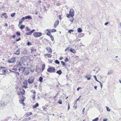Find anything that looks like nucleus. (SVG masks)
<instances>
[{
	"label": "nucleus",
	"instance_id": "nucleus-45",
	"mask_svg": "<svg viewBox=\"0 0 121 121\" xmlns=\"http://www.w3.org/2000/svg\"><path fill=\"white\" fill-rule=\"evenodd\" d=\"M50 33H50L49 32H47V34H46L47 35H48L49 36L50 35H51V34H50Z\"/></svg>",
	"mask_w": 121,
	"mask_h": 121
},
{
	"label": "nucleus",
	"instance_id": "nucleus-54",
	"mask_svg": "<svg viewBox=\"0 0 121 121\" xmlns=\"http://www.w3.org/2000/svg\"><path fill=\"white\" fill-rule=\"evenodd\" d=\"M109 23V22H107L106 23H105L104 24V25H108Z\"/></svg>",
	"mask_w": 121,
	"mask_h": 121
},
{
	"label": "nucleus",
	"instance_id": "nucleus-10",
	"mask_svg": "<svg viewBox=\"0 0 121 121\" xmlns=\"http://www.w3.org/2000/svg\"><path fill=\"white\" fill-rule=\"evenodd\" d=\"M59 23V21L58 20H57L55 21L54 24V26L55 28H56L57 26L58 25Z\"/></svg>",
	"mask_w": 121,
	"mask_h": 121
},
{
	"label": "nucleus",
	"instance_id": "nucleus-57",
	"mask_svg": "<svg viewBox=\"0 0 121 121\" xmlns=\"http://www.w3.org/2000/svg\"><path fill=\"white\" fill-rule=\"evenodd\" d=\"M20 102L22 104H23V105H25V104L23 102Z\"/></svg>",
	"mask_w": 121,
	"mask_h": 121
},
{
	"label": "nucleus",
	"instance_id": "nucleus-24",
	"mask_svg": "<svg viewBox=\"0 0 121 121\" xmlns=\"http://www.w3.org/2000/svg\"><path fill=\"white\" fill-rule=\"evenodd\" d=\"M25 25H22L20 27V28L21 29H23L25 27Z\"/></svg>",
	"mask_w": 121,
	"mask_h": 121
},
{
	"label": "nucleus",
	"instance_id": "nucleus-40",
	"mask_svg": "<svg viewBox=\"0 0 121 121\" xmlns=\"http://www.w3.org/2000/svg\"><path fill=\"white\" fill-rule=\"evenodd\" d=\"M34 70V69H30V70L31 71V72H33Z\"/></svg>",
	"mask_w": 121,
	"mask_h": 121
},
{
	"label": "nucleus",
	"instance_id": "nucleus-37",
	"mask_svg": "<svg viewBox=\"0 0 121 121\" xmlns=\"http://www.w3.org/2000/svg\"><path fill=\"white\" fill-rule=\"evenodd\" d=\"M16 34L18 36H19L20 35V33L18 32H16Z\"/></svg>",
	"mask_w": 121,
	"mask_h": 121
},
{
	"label": "nucleus",
	"instance_id": "nucleus-35",
	"mask_svg": "<svg viewBox=\"0 0 121 121\" xmlns=\"http://www.w3.org/2000/svg\"><path fill=\"white\" fill-rule=\"evenodd\" d=\"M99 118L98 117H97L94 119L92 120V121H97L98 120Z\"/></svg>",
	"mask_w": 121,
	"mask_h": 121
},
{
	"label": "nucleus",
	"instance_id": "nucleus-32",
	"mask_svg": "<svg viewBox=\"0 0 121 121\" xmlns=\"http://www.w3.org/2000/svg\"><path fill=\"white\" fill-rule=\"evenodd\" d=\"M69 47H67L66 49H65V51H67L68 52L69 51Z\"/></svg>",
	"mask_w": 121,
	"mask_h": 121
},
{
	"label": "nucleus",
	"instance_id": "nucleus-16",
	"mask_svg": "<svg viewBox=\"0 0 121 121\" xmlns=\"http://www.w3.org/2000/svg\"><path fill=\"white\" fill-rule=\"evenodd\" d=\"M85 77L88 80H89L90 79L91 77V76L90 75H87V76H86Z\"/></svg>",
	"mask_w": 121,
	"mask_h": 121
},
{
	"label": "nucleus",
	"instance_id": "nucleus-28",
	"mask_svg": "<svg viewBox=\"0 0 121 121\" xmlns=\"http://www.w3.org/2000/svg\"><path fill=\"white\" fill-rule=\"evenodd\" d=\"M55 63H56V64H60V62L58 60H56L55 61Z\"/></svg>",
	"mask_w": 121,
	"mask_h": 121
},
{
	"label": "nucleus",
	"instance_id": "nucleus-19",
	"mask_svg": "<svg viewBox=\"0 0 121 121\" xmlns=\"http://www.w3.org/2000/svg\"><path fill=\"white\" fill-rule=\"evenodd\" d=\"M70 51L72 53H76V52L75 51V50L74 49H72V48H71L70 49Z\"/></svg>",
	"mask_w": 121,
	"mask_h": 121
},
{
	"label": "nucleus",
	"instance_id": "nucleus-44",
	"mask_svg": "<svg viewBox=\"0 0 121 121\" xmlns=\"http://www.w3.org/2000/svg\"><path fill=\"white\" fill-rule=\"evenodd\" d=\"M33 48H31V52L32 53L33 52L34 50H33Z\"/></svg>",
	"mask_w": 121,
	"mask_h": 121
},
{
	"label": "nucleus",
	"instance_id": "nucleus-15",
	"mask_svg": "<svg viewBox=\"0 0 121 121\" xmlns=\"http://www.w3.org/2000/svg\"><path fill=\"white\" fill-rule=\"evenodd\" d=\"M24 17H22L21 19V21H20L19 22V25H20L22 23V22L24 21Z\"/></svg>",
	"mask_w": 121,
	"mask_h": 121
},
{
	"label": "nucleus",
	"instance_id": "nucleus-6",
	"mask_svg": "<svg viewBox=\"0 0 121 121\" xmlns=\"http://www.w3.org/2000/svg\"><path fill=\"white\" fill-rule=\"evenodd\" d=\"M29 56H24L21 58V59L23 61H25L28 59Z\"/></svg>",
	"mask_w": 121,
	"mask_h": 121
},
{
	"label": "nucleus",
	"instance_id": "nucleus-53",
	"mask_svg": "<svg viewBox=\"0 0 121 121\" xmlns=\"http://www.w3.org/2000/svg\"><path fill=\"white\" fill-rule=\"evenodd\" d=\"M68 110H69V109L70 108V106H69V103L68 104Z\"/></svg>",
	"mask_w": 121,
	"mask_h": 121
},
{
	"label": "nucleus",
	"instance_id": "nucleus-18",
	"mask_svg": "<svg viewBox=\"0 0 121 121\" xmlns=\"http://www.w3.org/2000/svg\"><path fill=\"white\" fill-rule=\"evenodd\" d=\"M56 73L58 74L59 75H60L62 73V72L61 70H59L57 71L56 72Z\"/></svg>",
	"mask_w": 121,
	"mask_h": 121
},
{
	"label": "nucleus",
	"instance_id": "nucleus-7",
	"mask_svg": "<svg viewBox=\"0 0 121 121\" xmlns=\"http://www.w3.org/2000/svg\"><path fill=\"white\" fill-rule=\"evenodd\" d=\"M18 70L20 72L22 73L24 72L25 70V68L24 67H22L19 68Z\"/></svg>",
	"mask_w": 121,
	"mask_h": 121
},
{
	"label": "nucleus",
	"instance_id": "nucleus-20",
	"mask_svg": "<svg viewBox=\"0 0 121 121\" xmlns=\"http://www.w3.org/2000/svg\"><path fill=\"white\" fill-rule=\"evenodd\" d=\"M39 104L38 103H36L35 105H34L33 106V108H36V107L39 106Z\"/></svg>",
	"mask_w": 121,
	"mask_h": 121
},
{
	"label": "nucleus",
	"instance_id": "nucleus-27",
	"mask_svg": "<svg viewBox=\"0 0 121 121\" xmlns=\"http://www.w3.org/2000/svg\"><path fill=\"white\" fill-rule=\"evenodd\" d=\"M51 32H56V30L55 29H53L50 30Z\"/></svg>",
	"mask_w": 121,
	"mask_h": 121
},
{
	"label": "nucleus",
	"instance_id": "nucleus-51",
	"mask_svg": "<svg viewBox=\"0 0 121 121\" xmlns=\"http://www.w3.org/2000/svg\"><path fill=\"white\" fill-rule=\"evenodd\" d=\"M15 73L16 74H17L18 75H19V73L18 72H15Z\"/></svg>",
	"mask_w": 121,
	"mask_h": 121
},
{
	"label": "nucleus",
	"instance_id": "nucleus-55",
	"mask_svg": "<svg viewBox=\"0 0 121 121\" xmlns=\"http://www.w3.org/2000/svg\"><path fill=\"white\" fill-rule=\"evenodd\" d=\"M31 44L29 42H28L27 43V45H30Z\"/></svg>",
	"mask_w": 121,
	"mask_h": 121
},
{
	"label": "nucleus",
	"instance_id": "nucleus-46",
	"mask_svg": "<svg viewBox=\"0 0 121 121\" xmlns=\"http://www.w3.org/2000/svg\"><path fill=\"white\" fill-rule=\"evenodd\" d=\"M35 95H33V96L32 97V98H33V100H34L35 99Z\"/></svg>",
	"mask_w": 121,
	"mask_h": 121
},
{
	"label": "nucleus",
	"instance_id": "nucleus-62",
	"mask_svg": "<svg viewBox=\"0 0 121 121\" xmlns=\"http://www.w3.org/2000/svg\"><path fill=\"white\" fill-rule=\"evenodd\" d=\"M81 87H78V88H77V91H78L79 90V89H81Z\"/></svg>",
	"mask_w": 121,
	"mask_h": 121
},
{
	"label": "nucleus",
	"instance_id": "nucleus-11",
	"mask_svg": "<svg viewBox=\"0 0 121 121\" xmlns=\"http://www.w3.org/2000/svg\"><path fill=\"white\" fill-rule=\"evenodd\" d=\"M46 49L48 51V53L50 52L51 53H52V50L51 48L49 47H47Z\"/></svg>",
	"mask_w": 121,
	"mask_h": 121
},
{
	"label": "nucleus",
	"instance_id": "nucleus-63",
	"mask_svg": "<svg viewBox=\"0 0 121 121\" xmlns=\"http://www.w3.org/2000/svg\"><path fill=\"white\" fill-rule=\"evenodd\" d=\"M94 88L96 90L97 88V86H95L94 87Z\"/></svg>",
	"mask_w": 121,
	"mask_h": 121
},
{
	"label": "nucleus",
	"instance_id": "nucleus-13",
	"mask_svg": "<svg viewBox=\"0 0 121 121\" xmlns=\"http://www.w3.org/2000/svg\"><path fill=\"white\" fill-rule=\"evenodd\" d=\"M27 51L26 50L24 49L21 52V54H27Z\"/></svg>",
	"mask_w": 121,
	"mask_h": 121
},
{
	"label": "nucleus",
	"instance_id": "nucleus-42",
	"mask_svg": "<svg viewBox=\"0 0 121 121\" xmlns=\"http://www.w3.org/2000/svg\"><path fill=\"white\" fill-rule=\"evenodd\" d=\"M85 108H84L82 110V113L83 114H84V112H85Z\"/></svg>",
	"mask_w": 121,
	"mask_h": 121
},
{
	"label": "nucleus",
	"instance_id": "nucleus-25",
	"mask_svg": "<svg viewBox=\"0 0 121 121\" xmlns=\"http://www.w3.org/2000/svg\"><path fill=\"white\" fill-rule=\"evenodd\" d=\"M113 71L112 70H110L108 71V74H111L112 73Z\"/></svg>",
	"mask_w": 121,
	"mask_h": 121
},
{
	"label": "nucleus",
	"instance_id": "nucleus-38",
	"mask_svg": "<svg viewBox=\"0 0 121 121\" xmlns=\"http://www.w3.org/2000/svg\"><path fill=\"white\" fill-rule=\"evenodd\" d=\"M15 13H12L11 14V16L12 17H13L14 16V15H15Z\"/></svg>",
	"mask_w": 121,
	"mask_h": 121
},
{
	"label": "nucleus",
	"instance_id": "nucleus-29",
	"mask_svg": "<svg viewBox=\"0 0 121 121\" xmlns=\"http://www.w3.org/2000/svg\"><path fill=\"white\" fill-rule=\"evenodd\" d=\"M25 91L24 89L22 90L21 91V93L23 94H24V93H25Z\"/></svg>",
	"mask_w": 121,
	"mask_h": 121
},
{
	"label": "nucleus",
	"instance_id": "nucleus-3",
	"mask_svg": "<svg viewBox=\"0 0 121 121\" xmlns=\"http://www.w3.org/2000/svg\"><path fill=\"white\" fill-rule=\"evenodd\" d=\"M42 35V33L40 32H35L33 34L34 36L36 37H38L41 36Z\"/></svg>",
	"mask_w": 121,
	"mask_h": 121
},
{
	"label": "nucleus",
	"instance_id": "nucleus-39",
	"mask_svg": "<svg viewBox=\"0 0 121 121\" xmlns=\"http://www.w3.org/2000/svg\"><path fill=\"white\" fill-rule=\"evenodd\" d=\"M66 16L67 17L69 18L70 16V14H66Z\"/></svg>",
	"mask_w": 121,
	"mask_h": 121
},
{
	"label": "nucleus",
	"instance_id": "nucleus-9",
	"mask_svg": "<svg viewBox=\"0 0 121 121\" xmlns=\"http://www.w3.org/2000/svg\"><path fill=\"white\" fill-rule=\"evenodd\" d=\"M5 105L4 103L2 101H0V109H1Z\"/></svg>",
	"mask_w": 121,
	"mask_h": 121
},
{
	"label": "nucleus",
	"instance_id": "nucleus-50",
	"mask_svg": "<svg viewBox=\"0 0 121 121\" xmlns=\"http://www.w3.org/2000/svg\"><path fill=\"white\" fill-rule=\"evenodd\" d=\"M43 10H45V12L46 11V8H45V6H43Z\"/></svg>",
	"mask_w": 121,
	"mask_h": 121
},
{
	"label": "nucleus",
	"instance_id": "nucleus-58",
	"mask_svg": "<svg viewBox=\"0 0 121 121\" xmlns=\"http://www.w3.org/2000/svg\"><path fill=\"white\" fill-rule=\"evenodd\" d=\"M107 120H108L107 119L105 118V119H104L103 120V121H107Z\"/></svg>",
	"mask_w": 121,
	"mask_h": 121
},
{
	"label": "nucleus",
	"instance_id": "nucleus-33",
	"mask_svg": "<svg viewBox=\"0 0 121 121\" xmlns=\"http://www.w3.org/2000/svg\"><path fill=\"white\" fill-rule=\"evenodd\" d=\"M32 113L31 112H30L29 113H28L27 114V116H29L32 115Z\"/></svg>",
	"mask_w": 121,
	"mask_h": 121
},
{
	"label": "nucleus",
	"instance_id": "nucleus-14",
	"mask_svg": "<svg viewBox=\"0 0 121 121\" xmlns=\"http://www.w3.org/2000/svg\"><path fill=\"white\" fill-rule=\"evenodd\" d=\"M24 19H32V18L30 16H27L25 17H24Z\"/></svg>",
	"mask_w": 121,
	"mask_h": 121
},
{
	"label": "nucleus",
	"instance_id": "nucleus-2",
	"mask_svg": "<svg viewBox=\"0 0 121 121\" xmlns=\"http://www.w3.org/2000/svg\"><path fill=\"white\" fill-rule=\"evenodd\" d=\"M47 70L48 72L53 73L55 72V69L54 67H50L47 69Z\"/></svg>",
	"mask_w": 121,
	"mask_h": 121
},
{
	"label": "nucleus",
	"instance_id": "nucleus-12",
	"mask_svg": "<svg viewBox=\"0 0 121 121\" xmlns=\"http://www.w3.org/2000/svg\"><path fill=\"white\" fill-rule=\"evenodd\" d=\"M14 53L17 55H19L20 54L19 49H18L16 51H14Z\"/></svg>",
	"mask_w": 121,
	"mask_h": 121
},
{
	"label": "nucleus",
	"instance_id": "nucleus-26",
	"mask_svg": "<svg viewBox=\"0 0 121 121\" xmlns=\"http://www.w3.org/2000/svg\"><path fill=\"white\" fill-rule=\"evenodd\" d=\"M45 67V64H43L42 65V71H43Z\"/></svg>",
	"mask_w": 121,
	"mask_h": 121
},
{
	"label": "nucleus",
	"instance_id": "nucleus-48",
	"mask_svg": "<svg viewBox=\"0 0 121 121\" xmlns=\"http://www.w3.org/2000/svg\"><path fill=\"white\" fill-rule=\"evenodd\" d=\"M6 70H4L3 69V70H2V72L3 73H5L6 72Z\"/></svg>",
	"mask_w": 121,
	"mask_h": 121
},
{
	"label": "nucleus",
	"instance_id": "nucleus-56",
	"mask_svg": "<svg viewBox=\"0 0 121 121\" xmlns=\"http://www.w3.org/2000/svg\"><path fill=\"white\" fill-rule=\"evenodd\" d=\"M46 31L48 32H49L50 33H51V31H50V30L49 29H47L46 30Z\"/></svg>",
	"mask_w": 121,
	"mask_h": 121
},
{
	"label": "nucleus",
	"instance_id": "nucleus-23",
	"mask_svg": "<svg viewBox=\"0 0 121 121\" xmlns=\"http://www.w3.org/2000/svg\"><path fill=\"white\" fill-rule=\"evenodd\" d=\"M77 31L78 32L80 33L82 31V30L80 28H79L77 29Z\"/></svg>",
	"mask_w": 121,
	"mask_h": 121
},
{
	"label": "nucleus",
	"instance_id": "nucleus-5",
	"mask_svg": "<svg viewBox=\"0 0 121 121\" xmlns=\"http://www.w3.org/2000/svg\"><path fill=\"white\" fill-rule=\"evenodd\" d=\"M69 14H70V16L73 18L74 15V12L72 9H70L69 12Z\"/></svg>",
	"mask_w": 121,
	"mask_h": 121
},
{
	"label": "nucleus",
	"instance_id": "nucleus-47",
	"mask_svg": "<svg viewBox=\"0 0 121 121\" xmlns=\"http://www.w3.org/2000/svg\"><path fill=\"white\" fill-rule=\"evenodd\" d=\"M65 61L66 62H67L68 61V58L67 57L65 58Z\"/></svg>",
	"mask_w": 121,
	"mask_h": 121
},
{
	"label": "nucleus",
	"instance_id": "nucleus-8",
	"mask_svg": "<svg viewBox=\"0 0 121 121\" xmlns=\"http://www.w3.org/2000/svg\"><path fill=\"white\" fill-rule=\"evenodd\" d=\"M35 29H33L30 31L29 32H26V33L27 35H31L32 34V33L35 31Z\"/></svg>",
	"mask_w": 121,
	"mask_h": 121
},
{
	"label": "nucleus",
	"instance_id": "nucleus-60",
	"mask_svg": "<svg viewBox=\"0 0 121 121\" xmlns=\"http://www.w3.org/2000/svg\"><path fill=\"white\" fill-rule=\"evenodd\" d=\"M16 37V36L15 35H13L12 36V37L13 38H15Z\"/></svg>",
	"mask_w": 121,
	"mask_h": 121
},
{
	"label": "nucleus",
	"instance_id": "nucleus-4",
	"mask_svg": "<svg viewBox=\"0 0 121 121\" xmlns=\"http://www.w3.org/2000/svg\"><path fill=\"white\" fill-rule=\"evenodd\" d=\"M16 58L14 57L11 59H9L8 60V61L9 63H13L15 62Z\"/></svg>",
	"mask_w": 121,
	"mask_h": 121
},
{
	"label": "nucleus",
	"instance_id": "nucleus-22",
	"mask_svg": "<svg viewBox=\"0 0 121 121\" xmlns=\"http://www.w3.org/2000/svg\"><path fill=\"white\" fill-rule=\"evenodd\" d=\"M43 79V78L42 77H40L39 78V80L40 82H42V80Z\"/></svg>",
	"mask_w": 121,
	"mask_h": 121
},
{
	"label": "nucleus",
	"instance_id": "nucleus-36",
	"mask_svg": "<svg viewBox=\"0 0 121 121\" xmlns=\"http://www.w3.org/2000/svg\"><path fill=\"white\" fill-rule=\"evenodd\" d=\"M106 109L108 111H110V109L108 107L106 106Z\"/></svg>",
	"mask_w": 121,
	"mask_h": 121
},
{
	"label": "nucleus",
	"instance_id": "nucleus-64",
	"mask_svg": "<svg viewBox=\"0 0 121 121\" xmlns=\"http://www.w3.org/2000/svg\"><path fill=\"white\" fill-rule=\"evenodd\" d=\"M63 59V57H60V58H59V59L61 60H62V59Z\"/></svg>",
	"mask_w": 121,
	"mask_h": 121
},
{
	"label": "nucleus",
	"instance_id": "nucleus-17",
	"mask_svg": "<svg viewBox=\"0 0 121 121\" xmlns=\"http://www.w3.org/2000/svg\"><path fill=\"white\" fill-rule=\"evenodd\" d=\"M44 55L46 56H48V58H51L52 56V55L51 54H45Z\"/></svg>",
	"mask_w": 121,
	"mask_h": 121
},
{
	"label": "nucleus",
	"instance_id": "nucleus-49",
	"mask_svg": "<svg viewBox=\"0 0 121 121\" xmlns=\"http://www.w3.org/2000/svg\"><path fill=\"white\" fill-rule=\"evenodd\" d=\"M5 68L4 67L0 66V70H1V69H4Z\"/></svg>",
	"mask_w": 121,
	"mask_h": 121
},
{
	"label": "nucleus",
	"instance_id": "nucleus-43",
	"mask_svg": "<svg viewBox=\"0 0 121 121\" xmlns=\"http://www.w3.org/2000/svg\"><path fill=\"white\" fill-rule=\"evenodd\" d=\"M73 31L72 30H69L68 32L69 33H71V32H73Z\"/></svg>",
	"mask_w": 121,
	"mask_h": 121
},
{
	"label": "nucleus",
	"instance_id": "nucleus-41",
	"mask_svg": "<svg viewBox=\"0 0 121 121\" xmlns=\"http://www.w3.org/2000/svg\"><path fill=\"white\" fill-rule=\"evenodd\" d=\"M60 62H61V63L62 65H65V63L64 62H63L62 61H61Z\"/></svg>",
	"mask_w": 121,
	"mask_h": 121
},
{
	"label": "nucleus",
	"instance_id": "nucleus-30",
	"mask_svg": "<svg viewBox=\"0 0 121 121\" xmlns=\"http://www.w3.org/2000/svg\"><path fill=\"white\" fill-rule=\"evenodd\" d=\"M29 73V71L28 70H26L25 71V74L26 75H28Z\"/></svg>",
	"mask_w": 121,
	"mask_h": 121
},
{
	"label": "nucleus",
	"instance_id": "nucleus-1",
	"mask_svg": "<svg viewBox=\"0 0 121 121\" xmlns=\"http://www.w3.org/2000/svg\"><path fill=\"white\" fill-rule=\"evenodd\" d=\"M34 79V77L33 76H32L30 77L27 80L28 83L30 84L33 83Z\"/></svg>",
	"mask_w": 121,
	"mask_h": 121
},
{
	"label": "nucleus",
	"instance_id": "nucleus-52",
	"mask_svg": "<svg viewBox=\"0 0 121 121\" xmlns=\"http://www.w3.org/2000/svg\"><path fill=\"white\" fill-rule=\"evenodd\" d=\"M20 40H21V38H19L18 39H17L16 40H15V41L17 42H18V41H19Z\"/></svg>",
	"mask_w": 121,
	"mask_h": 121
},
{
	"label": "nucleus",
	"instance_id": "nucleus-31",
	"mask_svg": "<svg viewBox=\"0 0 121 121\" xmlns=\"http://www.w3.org/2000/svg\"><path fill=\"white\" fill-rule=\"evenodd\" d=\"M26 31H29L30 30V29H29L28 27H26Z\"/></svg>",
	"mask_w": 121,
	"mask_h": 121
},
{
	"label": "nucleus",
	"instance_id": "nucleus-61",
	"mask_svg": "<svg viewBox=\"0 0 121 121\" xmlns=\"http://www.w3.org/2000/svg\"><path fill=\"white\" fill-rule=\"evenodd\" d=\"M27 120H31V118L30 117H29L27 118Z\"/></svg>",
	"mask_w": 121,
	"mask_h": 121
},
{
	"label": "nucleus",
	"instance_id": "nucleus-34",
	"mask_svg": "<svg viewBox=\"0 0 121 121\" xmlns=\"http://www.w3.org/2000/svg\"><path fill=\"white\" fill-rule=\"evenodd\" d=\"M94 77L96 81H97L98 82H99V81L98 80H97L96 76L94 75Z\"/></svg>",
	"mask_w": 121,
	"mask_h": 121
},
{
	"label": "nucleus",
	"instance_id": "nucleus-21",
	"mask_svg": "<svg viewBox=\"0 0 121 121\" xmlns=\"http://www.w3.org/2000/svg\"><path fill=\"white\" fill-rule=\"evenodd\" d=\"M35 71L36 72L38 73H39L40 72V69L39 68H37L36 67V68Z\"/></svg>",
	"mask_w": 121,
	"mask_h": 121
},
{
	"label": "nucleus",
	"instance_id": "nucleus-59",
	"mask_svg": "<svg viewBox=\"0 0 121 121\" xmlns=\"http://www.w3.org/2000/svg\"><path fill=\"white\" fill-rule=\"evenodd\" d=\"M100 86H101V88H102V83H101V82H100Z\"/></svg>",
	"mask_w": 121,
	"mask_h": 121
}]
</instances>
